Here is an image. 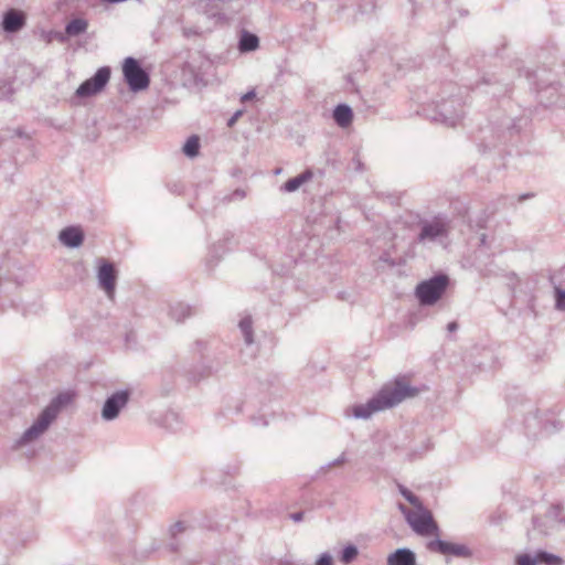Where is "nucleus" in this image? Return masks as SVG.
Wrapping results in <instances>:
<instances>
[{"instance_id": "obj_22", "label": "nucleus", "mask_w": 565, "mask_h": 565, "mask_svg": "<svg viewBox=\"0 0 565 565\" xmlns=\"http://www.w3.org/2000/svg\"><path fill=\"white\" fill-rule=\"evenodd\" d=\"M537 561H539L537 557L533 558L532 556L526 555V554L519 555L516 557L518 565H535L537 563Z\"/></svg>"}, {"instance_id": "obj_5", "label": "nucleus", "mask_w": 565, "mask_h": 565, "mask_svg": "<svg viewBox=\"0 0 565 565\" xmlns=\"http://www.w3.org/2000/svg\"><path fill=\"white\" fill-rule=\"evenodd\" d=\"M122 71L132 90H141L148 87L149 77L135 58L128 57L124 63Z\"/></svg>"}, {"instance_id": "obj_24", "label": "nucleus", "mask_w": 565, "mask_h": 565, "mask_svg": "<svg viewBox=\"0 0 565 565\" xmlns=\"http://www.w3.org/2000/svg\"><path fill=\"white\" fill-rule=\"evenodd\" d=\"M316 565H332V557L328 554L320 556Z\"/></svg>"}, {"instance_id": "obj_25", "label": "nucleus", "mask_w": 565, "mask_h": 565, "mask_svg": "<svg viewBox=\"0 0 565 565\" xmlns=\"http://www.w3.org/2000/svg\"><path fill=\"white\" fill-rule=\"evenodd\" d=\"M254 98H255V93L254 92H248L245 95H243L242 102L245 103V102L252 100Z\"/></svg>"}, {"instance_id": "obj_16", "label": "nucleus", "mask_w": 565, "mask_h": 565, "mask_svg": "<svg viewBox=\"0 0 565 565\" xmlns=\"http://www.w3.org/2000/svg\"><path fill=\"white\" fill-rule=\"evenodd\" d=\"M258 47V38L250 33H244L239 41L241 51L247 52Z\"/></svg>"}, {"instance_id": "obj_11", "label": "nucleus", "mask_w": 565, "mask_h": 565, "mask_svg": "<svg viewBox=\"0 0 565 565\" xmlns=\"http://www.w3.org/2000/svg\"><path fill=\"white\" fill-rule=\"evenodd\" d=\"M25 23V15L22 11L11 9L9 10L3 18V29L7 32H17L20 30Z\"/></svg>"}, {"instance_id": "obj_23", "label": "nucleus", "mask_w": 565, "mask_h": 565, "mask_svg": "<svg viewBox=\"0 0 565 565\" xmlns=\"http://www.w3.org/2000/svg\"><path fill=\"white\" fill-rule=\"evenodd\" d=\"M556 307L559 310H565V291L556 288Z\"/></svg>"}, {"instance_id": "obj_26", "label": "nucleus", "mask_w": 565, "mask_h": 565, "mask_svg": "<svg viewBox=\"0 0 565 565\" xmlns=\"http://www.w3.org/2000/svg\"><path fill=\"white\" fill-rule=\"evenodd\" d=\"M242 114V111H237L234 117L228 121V126H232L235 120L238 118V116Z\"/></svg>"}, {"instance_id": "obj_2", "label": "nucleus", "mask_w": 565, "mask_h": 565, "mask_svg": "<svg viewBox=\"0 0 565 565\" xmlns=\"http://www.w3.org/2000/svg\"><path fill=\"white\" fill-rule=\"evenodd\" d=\"M401 492L415 508V510L408 511L401 505V510L405 514L412 529L422 536H438L439 529L431 515V512L425 509L418 498L407 489H401Z\"/></svg>"}, {"instance_id": "obj_10", "label": "nucleus", "mask_w": 565, "mask_h": 565, "mask_svg": "<svg viewBox=\"0 0 565 565\" xmlns=\"http://www.w3.org/2000/svg\"><path fill=\"white\" fill-rule=\"evenodd\" d=\"M128 401V393L127 392H118L114 394L111 397H109L103 408V417L106 419H113L115 418L119 409L126 405Z\"/></svg>"}, {"instance_id": "obj_15", "label": "nucleus", "mask_w": 565, "mask_h": 565, "mask_svg": "<svg viewBox=\"0 0 565 565\" xmlns=\"http://www.w3.org/2000/svg\"><path fill=\"white\" fill-rule=\"evenodd\" d=\"M312 178V172L307 170L305 171L303 173L295 177V178H291L289 179L285 184H284V190L286 192H294L296 191L297 189H299L303 183H306L307 181H309L310 179Z\"/></svg>"}, {"instance_id": "obj_14", "label": "nucleus", "mask_w": 565, "mask_h": 565, "mask_svg": "<svg viewBox=\"0 0 565 565\" xmlns=\"http://www.w3.org/2000/svg\"><path fill=\"white\" fill-rule=\"evenodd\" d=\"M333 118L340 127H348L353 119V113L347 105H339L333 111Z\"/></svg>"}, {"instance_id": "obj_29", "label": "nucleus", "mask_w": 565, "mask_h": 565, "mask_svg": "<svg viewBox=\"0 0 565 565\" xmlns=\"http://www.w3.org/2000/svg\"><path fill=\"white\" fill-rule=\"evenodd\" d=\"M174 527H178V531H181V530H182L181 527H179V524H175V526H174Z\"/></svg>"}, {"instance_id": "obj_9", "label": "nucleus", "mask_w": 565, "mask_h": 565, "mask_svg": "<svg viewBox=\"0 0 565 565\" xmlns=\"http://www.w3.org/2000/svg\"><path fill=\"white\" fill-rule=\"evenodd\" d=\"M448 232L447 224L441 218H434L430 222H426L423 225L419 239H435L437 237L445 236Z\"/></svg>"}, {"instance_id": "obj_28", "label": "nucleus", "mask_w": 565, "mask_h": 565, "mask_svg": "<svg viewBox=\"0 0 565 565\" xmlns=\"http://www.w3.org/2000/svg\"><path fill=\"white\" fill-rule=\"evenodd\" d=\"M294 519H295L296 521H299V520L301 519V515H300V514H297V515H295V516H294Z\"/></svg>"}, {"instance_id": "obj_27", "label": "nucleus", "mask_w": 565, "mask_h": 565, "mask_svg": "<svg viewBox=\"0 0 565 565\" xmlns=\"http://www.w3.org/2000/svg\"><path fill=\"white\" fill-rule=\"evenodd\" d=\"M456 329H457V323H456V322H450V323L448 324V330H449V331H455Z\"/></svg>"}, {"instance_id": "obj_20", "label": "nucleus", "mask_w": 565, "mask_h": 565, "mask_svg": "<svg viewBox=\"0 0 565 565\" xmlns=\"http://www.w3.org/2000/svg\"><path fill=\"white\" fill-rule=\"evenodd\" d=\"M358 555V550L356 547L350 545V546H347L343 552H342V556H341V561L344 563V564H348L350 563L351 561H353Z\"/></svg>"}, {"instance_id": "obj_7", "label": "nucleus", "mask_w": 565, "mask_h": 565, "mask_svg": "<svg viewBox=\"0 0 565 565\" xmlns=\"http://www.w3.org/2000/svg\"><path fill=\"white\" fill-rule=\"evenodd\" d=\"M427 547L431 552H438L444 555H456L460 557H469L470 552L465 545L455 544L446 541L435 540L427 544Z\"/></svg>"}, {"instance_id": "obj_21", "label": "nucleus", "mask_w": 565, "mask_h": 565, "mask_svg": "<svg viewBox=\"0 0 565 565\" xmlns=\"http://www.w3.org/2000/svg\"><path fill=\"white\" fill-rule=\"evenodd\" d=\"M537 559L540 562H544L548 565H559L561 564V559L555 556V555H551V554H546V553H541L537 555Z\"/></svg>"}, {"instance_id": "obj_18", "label": "nucleus", "mask_w": 565, "mask_h": 565, "mask_svg": "<svg viewBox=\"0 0 565 565\" xmlns=\"http://www.w3.org/2000/svg\"><path fill=\"white\" fill-rule=\"evenodd\" d=\"M200 142L196 136L190 137L183 146V152L189 157H194L199 153Z\"/></svg>"}, {"instance_id": "obj_1", "label": "nucleus", "mask_w": 565, "mask_h": 565, "mask_svg": "<svg viewBox=\"0 0 565 565\" xmlns=\"http://www.w3.org/2000/svg\"><path fill=\"white\" fill-rule=\"evenodd\" d=\"M418 394V390L411 387L404 379H398L394 383L385 385L379 394L366 404L353 407L355 417L367 418L373 413L391 408L407 397Z\"/></svg>"}, {"instance_id": "obj_19", "label": "nucleus", "mask_w": 565, "mask_h": 565, "mask_svg": "<svg viewBox=\"0 0 565 565\" xmlns=\"http://www.w3.org/2000/svg\"><path fill=\"white\" fill-rule=\"evenodd\" d=\"M239 327L245 335L246 342L250 343L252 340V320L249 318H245L239 322Z\"/></svg>"}, {"instance_id": "obj_13", "label": "nucleus", "mask_w": 565, "mask_h": 565, "mask_svg": "<svg viewBox=\"0 0 565 565\" xmlns=\"http://www.w3.org/2000/svg\"><path fill=\"white\" fill-rule=\"evenodd\" d=\"M83 232L79 227L71 226L60 233L61 242L68 247L79 246L83 242Z\"/></svg>"}, {"instance_id": "obj_3", "label": "nucleus", "mask_w": 565, "mask_h": 565, "mask_svg": "<svg viewBox=\"0 0 565 565\" xmlns=\"http://www.w3.org/2000/svg\"><path fill=\"white\" fill-rule=\"evenodd\" d=\"M74 394L72 393H63L60 394L50 406H47L38 420L26 430L24 438L26 440H32L41 435L51 424V422L56 417L58 409L62 405L68 404L73 401Z\"/></svg>"}, {"instance_id": "obj_12", "label": "nucleus", "mask_w": 565, "mask_h": 565, "mask_svg": "<svg viewBox=\"0 0 565 565\" xmlns=\"http://www.w3.org/2000/svg\"><path fill=\"white\" fill-rule=\"evenodd\" d=\"M416 556L408 548H398L387 556V565H416Z\"/></svg>"}, {"instance_id": "obj_17", "label": "nucleus", "mask_w": 565, "mask_h": 565, "mask_svg": "<svg viewBox=\"0 0 565 565\" xmlns=\"http://www.w3.org/2000/svg\"><path fill=\"white\" fill-rule=\"evenodd\" d=\"M87 29V22L83 19H75L66 25L68 35H78Z\"/></svg>"}, {"instance_id": "obj_6", "label": "nucleus", "mask_w": 565, "mask_h": 565, "mask_svg": "<svg viewBox=\"0 0 565 565\" xmlns=\"http://www.w3.org/2000/svg\"><path fill=\"white\" fill-rule=\"evenodd\" d=\"M110 77V71L107 67L99 68L96 74L85 81L76 90L79 97H88L100 92Z\"/></svg>"}, {"instance_id": "obj_4", "label": "nucleus", "mask_w": 565, "mask_h": 565, "mask_svg": "<svg viewBox=\"0 0 565 565\" xmlns=\"http://www.w3.org/2000/svg\"><path fill=\"white\" fill-rule=\"evenodd\" d=\"M448 286V277L436 276L420 282L416 288V296L422 305H434L437 302Z\"/></svg>"}, {"instance_id": "obj_8", "label": "nucleus", "mask_w": 565, "mask_h": 565, "mask_svg": "<svg viewBox=\"0 0 565 565\" xmlns=\"http://www.w3.org/2000/svg\"><path fill=\"white\" fill-rule=\"evenodd\" d=\"M98 279L102 288L106 291L110 299L114 298L116 271L111 264L105 263L99 267Z\"/></svg>"}]
</instances>
